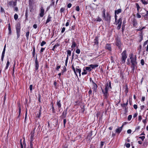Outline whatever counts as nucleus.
Wrapping results in <instances>:
<instances>
[{
	"label": "nucleus",
	"mask_w": 148,
	"mask_h": 148,
	"mask_svg": "<svg viewBox=\"0 0 148 148\" xmlns=\"http://www.w3.org/2000/svg\"><path fill=\"white\" fill-rule=\"evenodd\" d=\"M130 59L131 60V62L132 64L131 67L132 70H134L137 64V62H136V56L134 58L131 56Z\"/></svg>",
	"instance_id": "nucleus-1"
},
{
	"label": "nucleus",
	"mask_w": 148,
	"mask_h": 148,
	"mask_svg": "<svg viewBox=\"0 0 148 148\" xmlns=\"http://www.w3.org/2000/svg\"><path fill=\"white\" fill-rule=\"evenodd\" d=\"M109 89L108 84L107 83L106 84L105 88L104 89L102 88V92L103 94V95L105 98H107L108 97V92Z\"/></svg>",
	"instance_id": "nucleus-2"
},
{
	"label": "nucleus",
	"mask_w": 148,
	"mask_h": 148,
	"mask_svg": "<svg viewBox=\"0 0 148 148\" xmlns=\"http://www.w3.org/2000/svg\"><path fill=\"white\" fill-rule=\"evenodd\" d=\"M21 28V24L20 23H18L16 25V29L17 39L19 38L20 35Z\"/></svg>",
	"instance_id": "nucleus-3"
},
{
	"label": "nucleus",
	"mask_w": 148,
	"mask_h": 148,
	"mask_svg": "<svg viewBox=\"0 0 148 148\" xmlns=\"http://www.w3.org/2000/svg\"><path fill=\"white\" fill-rule=\"evenodd\" d=\"M127 57L126 54V51L124 50L121 53V61L122 63H124L125 62V60Z\"/></svg>",
	"instance_id": "nucleus-4"
},
{
	"label": "nucleus",
	"mask_w": 148,
	"mask_h": 148,
	"mask_svg": "<svg viewBox=\"0 0 148 148\" xmlns=\"http://www.w3.org/2000/svg\"><path fill=\"white\" fill-rule=\"evenodd\" d=\"M115 22L116 25H118L117 29H119L121 27L122 23V19L121 18H120L118 20H115Z\"/></svg>",
	"instance_id": "nucleus-5"
},
{
	"label": "nucleus",
	"mask_w": 148,
	"mask_h": 148,
	"mask_svg": "<svg viewBox=\"0 0 148 148\" xmlns=\"http://www.w3.org/2000/svg\"><path fill=\"white\" fill-rule=\"evenodd\" d=\"M116 45L118 47L119 49H121V44L119 39L117 38L116 40Z\"/></svg>",
	"instance_id": "nucleus-6"
},
{
	"label": "nucleus",
	"mask_w": 148,
	"mask_h": 148,
	"mask_svg": "<svg viewBox=\"0 0 148 148\" xmlns=\"http://www.w3.org/2000/svg\"><path fill=\"white\" fill-rule=\"evenodd\" d=\"M35 128H34L33 130L30 133V142H33L34 140V136L35 130Z\"/></svg>",
	"instance_id": "nucleus-7"
},
{
	"label": "nucleus",
	"mask_w": 148,
	"mask_h": 148,
	"mask_svg": "<svg viewBox=\"0 0 148 148\" xmlns=\"http://www.w3.org/2000/svg\"><path fill=\"white\" fill-rule=\"evenodd\" d=\"M16 1H9L8 4V5L10 6H14L16 5Z\"/></svg>",
	"instance_id": "nucleus-8"
},
{
	"label": "nucleus",
	"mask_w": 148,
	"mask_h": 148,
	"mask_svg": "<svg viewBox=\"0 0 148 148\" xmlns=\"http://www.w3.org/2000/svg\"><path fill=\"white\" fill-rule=\"evenodd\" d=\"M45 10L42 7H41L40 8V13L39 15L40 17H42L44 15Z\"/></svg>",
	"instance_id": "nucleus-9"
},
{
	"label": "nucleus",
	"mask_w": 148,
	"mask_h": 148,
	"mask_svg": "<svg viewBox=\"0 0 148 148\" xmlns=\"http://www.w3.org/2000/svg\"><path fill=\"white\" fill-rule=\"evenodd\" d=\"M35 69L37 70L39 68V64L38 61L37 60V58L36 57L35 59Z\"/></svg>",
	"instance_id": "nucleus-10"
},
{
	"label": "nucleus",
	"mask_w": 148,
	"mask_h": 148,
	"mask_svg": "<svg viewBox=\"0 0 148 148\" xmlns=\"http://www.w3.org/2000/svg\"><path fill=\"white\" fill-rule=\"evenodd\" d=\"M57 105L58 106V109L59 110V111H60V109L61 107V105L60 103V100H58L57 103H56Z\"/></svg>",
	"instance_id": "nucleus-11"
},
{
	"label": "nucleus",
	"mask_w": 148,
	"mask_h": 148,
	"mask_svg": "<svg viewBox=\"0 0 148 148\" xmlns=\"http://www.w3.org/2000/svg\"><path fill=\"white\" fill-rule=\"evenodd\" d=\"M123 125H122L121 127H119L116 130V132L118 133H119L122 130V127H123Z\"/></svg>",
	"instance_id": "nucleus-12"
},
{
	"label": "nucleus",
	"mask_w": 148,
	"mask_h": 148,
	"mask_svg": "<svg viewBox=\"0 0 148 148\" xmlns=\"http://www.w3.org/2000/svg\"><path fill=\"white\" fill-rule=\"evenodd\" d=\"M105 48L108 49L109 51H111V47L110 44H106L105 46Z\"/></svg>",
	"instance_id": "nucleus-13"
},
{
	"label": "nucleus",
	"mask_w": 148,
	"mask_h": 148,
	"mask_svg": "<svg viewBox=\"0 0 148 148\" xmlns=\"http://www.w3.org/2000/svg\"><path fill=\"white\" fill-rule=\"evenodd\" d=\"M89 66L90 67H91L92 69H94L95 68L97 67L98 66V65L97 64H91Z\"/></svg>",
	"instance_id": "nucleus-14"
},
{
	"label": "nucleus",
	"mask_w": 148,
	"mask_h": 148,
	"mask_svg": "<svg viewBox=\"0 0 148 148\" xmlns=\"http://www.w3.org/2000/svg\"><path fill=\"white\" fill-rule=\"evenodd\" d=\"M94 42L95 43V44L96 45H98L99 42H98V38L96 36L95 39H94Z\"/></svg>",
	"instance_id": "nucleus-15"
},
{
	"label": "nucleus",
	"mask_w": 148,
	"mask_h": 148,
	"mask_svg": "<svg viewBox=\"0 0 148 148\" xmlns=\"http://www.w3.org/2000/svg\"><path fill=\"white\" fill-rule=\"evenodd\" d=\"M121 12V9H119L115 11V14H118Z\"/></svg>",
	"instance_id": "nucleus-16"
},
{
	"label": "nucleus",
	"mask_w": 148,
	"mask_h": 148,
	"mask_svg": "<svg viewBox=\"0 0 148 148\" xmlns=\"http://www.w3.org/2000/svg\"><path fill=\"white\" fill-rule=\"evenodd\" d=\"M10 62H9V59L7 60V62L6 64V66L5 67V70L7 69L9 67L10 64Z\"/></svg>",
	"instance_id": "nucleus-17"
},
{
	"label": "nucleus",
	"mask_w": 148,
	"mask_h": 148,
	"mask_svg": "<svg viewBox=\"0 0 148 148\" xmlns=\"http://www.w3.org/2000/svg\"><path fill=\"white\" fill-rule=\"evenodd\" d=\"M60 46V44L58 43H57L55 44L53 47L52 50L53 51H55V50L56 48L57 47H59Z\"/></svg>",
	"instance_id": "nucleus-18"
},
{
	"label": "nucleus",
	"mask_w": 148,
	"mask_h": 148,
	"mask_svg": "<svg viewBox=\"0 0 148 148\" xmlns=\"http://www.w3.org/2000/svg\"><path fill=\"white\" fill-rule=\"evenodd\" d=\"M51 17L49 15L48 16L46 23V24L50 21H51Z\"/></svg>",
	"instance_id": "nucleus-19"
},
{
	"label": "nucleus",
	"mask_w": 148,
	"mask_h": 148,
	"mask_svg": "<svg viewBox=\"0 0 148 148\" xmlns=\"http://www.w3.org/2000/svg\"><path fill=\"white\" fill-rule=\"evenodd\" d=\"M133 26L134 27H136L137 25L138 24L137 21L136 20L134 19L133 20Z\"/></svg>",
	"instance_id": "nucleus-20"
},
{
	"label": "nucleus",
	"mask_w": 148,
	"mask_h": 148,
	"mask_svg": "<svg viewBox=\"0 0 148 148\" xmlns=\"http://www.w3.org/2000/svg\"><path fill=\"white\" fill-rule=\"evenodd\" d=\"M110 17L108 14H107V16L105 19L107 21H110Z\"/></svg>",
	"instance_id": "nucleus-21"
},
{
	"label": "nucleus",
	"mask_w": 148,
	"mask_h": 148,
	"mask_svg": "<svg viewBox=\"0 0 148 148\" xmlns=\"http://www.w3.org/2000/svg\"><path fill=\"white\" fill-rule=\"evenodd\" d=\"M18 106L19 107V111H18L19 115H18V118L20 116V115L21 114V107L20 106V105L18 104Z\"/></svg>",
	"instance_id": "nucleus-22"
},
{
	"label": "nucleus",
	"mask_w": 148,
	"mask_h": 148,
	"mask_svg": "<svg viewBox=\"0 0 148 148\" xmlns=\"http://www.w3.org/2000/svg\"><path fill=\"white\" fill-rule=\"evenodd\" d=\"M71 51L70 50H68L67 51V57L66 58H68V59L69 56H70L71 55Z\"/></svg>",
	"instance_id": "nucleus-23"
},
{
	"label": "nucleus",
	"mask_w": 148,
	"mask_h": 148,
	"mask_svg": "<svg viewBox=\"0 0 148 148\" xmlns=\"http://www.w3.org/2000/svg\"><path fill=\"white\" fill-rule=\"evenodd\" d=\"M76 73L78 72V73H79V76H81V70L80 69H79L76 68Z\"/></svg>",
	"instance_id": "nucleus-24"
},
{
	"label": "nucleus",
	"mask_w": 148,
	"mask_h": 148,
	"mask_svg": "<svg viewBox=\"0 0 148 148\" xmlns=\"http://www.w3.org/2000/svg\"><path fill=\"white\" fill-rule=\"evenodd\" d=\"M72 68L73 70V71L75 75L77 76V77H78V76H77V75L76 73V69L75 70V68L74 66L73 65H72Z\"/></svg>",
	"instance_id": "nucleus-25"
},
{
	"label": "nucleus",
	"mask_w": 148,
	"mask_h": 148,
	"mask_svg": "<svg viewBox=\"0 0 148 148\" xmlns=\"http://www.w3.org/2000/svg\"><path fill=\"white\" fill-rule=\"evenodd\" d=\"M67 114L66 111H64L62 113V115L63 116V117L64 118L66 117V115Z\"/></svg>",
	"instance_id": "nucleus-26"
},
{
	"label": "nucleus",
	"mask_w": 148,
	"mask_h": 148,
	"mask_svg": "<svg viewBox=\"0 0 148 148\" xmlns=\"http://www.w3.org/2000/svg\"><path fill=\"white\" fill-rule=\"evenodd\" d=\"M29 32H27L26 33V36L27 38V39L28 40L29 39Z\"/></svg>",
	"instance_id": "nucleus-27"
},
{
	"label": "nucleus",
	"mask_w": 148,
	"mask_h": 148,
	"mask_svg": "<svg viewBox=\"0 0 148 148\" xmlns=\"http://www.w3.org/2000/svg\"><path fill=\"white\" fill-rule=\"evenodd\" d=\"M76 45V43L75 42L73 41L72 43V44L71 45V47L72 48L75 47Z\"/></svg>",
	"instance_id": "nucleus-28"
},
{
	"label": "nucleus",
	"mask_w": 148,
	"mask_h": 148,
	"mask_svg": "<svg viewBox=\"0 0 148 148\" xmlns=\"http://www.w3.org/2000/svg\"><path fill=\"white\" fill-rule=\"evenodd\" d=\"M91 68L90 66V67H86L85 68L86 70L87 71H91L92 69H91Z\"/></svg>",
	"instance_id": "nucleus-29"
},
{
	"label": "nucleus",
	"mask_w": 148,
	"mask_h": 148,
	"mask_svg": "<svg viewBox=\"0 0 148 148\" xmlns=\"http://www.w3.org/2000/svg\"><path fill=\"white\" fill-rule=\"evenodd\" d=\"M102 20V19L101 18H99V17H98L97 18H96L95 21H99L100 22Z\"/></svg>",
	"instance_id": "nucleus-30"
},
{
	"label": "nucleus",
	"mask_w": 148,
	"mask_h": 148,
	"mask_svg": "<svg viewBox=\"0 0 148 148\" xmlns=\"http://www.w3.org/2000/svg\"><path fill=\"white\" fill-rule=\"evenodd\" d=\"M18 16L17 14H15L14 16V19L15 20H16L18 18Z\"/></svg>",
	"instance_id": "nucleus-31"
},
{
	"label": "nucleus",
	"mask_w": 148,
	"mask_h": 148,
	"mask_svg": "<svg viewBox=\"0 0 148 148\" xmlns=\"http://www.w3.org/2000/svg\"><path fill=\"white\" fill-rule=\"evenodd\" d=\"M46 43V42L45 41H42L40 44V46H43Z\"/></svg>",
	"instance_id": "nucleus-32"
},
{
	"label": "nucleus",
	"mask_w": 148,
	"mask_h": 148,
	"mask_svg": "<svg viewBox=\"0 0 148 148\" xmlns=\"http://www.w3.org/2000/svg\"><path fill=\"white\" fill-rule=\"evenodd\" d=\"M144 17L145 18L148 19V11H147V13L145 15Z\"/></svg>",
	"instance_id": "nucleus-33"
},
{
	"label": "nucleus",
	"mask_w": 148,
	"mask_h": 148,
	"mask_svg": "<svg viewBox=\"0 0 148 148\" xmlns=\"http://www.w3.org/2000/svg\"><path fill=\"white\" fill-rule=\"evenodd\" d=\"M35 47H33V53H32V55L33 56V57H34L35 56Z\"/></svg>",
	"instance_id": "nucleus-34"
},
{
	"label": "nucleus",
	"mask_w": 148,
	"mask_h": 148,
	"mask_svg": "<svg viewBox=\"0 0 148 148\" xmlns=\"http://www.w3.org/2000/svg\"><path fill=\"white\" fill-rule=\"evenodd\" d=\"M132 118V115H130L128 116V121H130L131 119Z\"/></svg>",
	"instance_id": "nucleus-35"
},
{
	"label": "nucleus",
	"mask_w": 148,
	"mask_h": 148,
	"mask_svg": "<svg viewBox=\"0 0 148 148\" xmlns=\"http://www.w3.org/2000/svg\"><path fill=\"white\" fill-rule=\"evenodd\" d=\"M136 8H137V10L138 11L140 9V7L139 5H138V3H136Z\"/></svg>",
	"instance_id": "nucleus-36"
},
{
	"label": "nucleus",
	"mask_w": 148,
	"mask_h": 148,
	"mask_svg": "<svg viewBox=\"0 0 148 148\" xmlns=\"http://www.w3.org/2000/svg\"><path fill=\"white\" fill-rule=\"evenodd\" d=\"M64 8H61L60 10V12L61 13H62V12H64Z\"/></svg>",
	"instance_id": "nucleus-37"
},
{
	"label": "nucleus",
	"mask_w": 148,
	"mask_h": 148,
	"mask_svg": "<svg viewBox=\"0 0 148 148\" xmlns=\"http://www.w3.org/2000/svg\"><path fill=\"white\" fill-rule=\"evenodd\" d=\"M128 104V101H127L126 103H124L123 104L122 106L123 107H125Z\"/></svg>",
	"instance_id": "nucleus-38"
},
{
	"label": "nucleus",
	"mask_w": 148,
	"mask_h": 148,
	"mask_svg": "<svg viewBox=\"0 0 148 148\" xmlns=\"http://www.w3.org/2000/svg\"><path fill=\"white\" fill-rule=\"evenodd\" d=\"M80 51L79 49H77L76 51V52L77 54H79L80 53Z\"/></svg>",
	"instance_id": "nucleus-39"
},
{
	"label": "nucleus",
	"mask_w": 148,
	"mask_h": 148,
	"mask_svg": "<svg viewBox=\"0 0 148 148\" xmlns=\"http://www.w3.org/2000/svg\"><path fill=\"white\" fill-rule=\"evenodd\" d=\"M142 119V116L141 115L139 116L138 117V120L139 121H140Z\"/></svg>",
	"instance_id": "nucleus-40"
},
{
	"label": "nucleus",
	"mask_w": 148,
	"mask_h": 148,
	"mask_svg": "<svg viewBox=\"0 0 148 148\" xmlns=\"http://www.w3.org/2000/svg\"><path fill=\"white\" fill-rule=\"evenodd\" d=\"M130 143H127L126 144V146L127 147V148H129L130 147Z\"/></svg>",
	"instance_id": "nucleus-41"
},
{
	"label": "nucleus",
	"mask_w": 148,
	"mask_h": 148,
	"mask_svg": "<svg viewBox=\"0 0 148 148\" xmlns=\"http://www.w3.org/2000/svg\"><path fill=\"white\" fill-rule=\"evenodd\" d=\"M1 12H5L4 9L1 7Z\"/></svg>",
	"instance_id": "nucleus-42"
},
{
	"label": "nucleus",
	"mask_w": 148,
	"mask_h": 148,
	"mask_svg": "<svg viewBox=\"0 0 148 148\" xmlns=\"http://www.w3.org/2000/svg\"><path fill=\"white\" fill-rule=\"evenodd\" d=\"M66 119H64L63 120V123H64V127H65V124L66 123Z\"/></svg>",
	"instance_id": "nucleus-43"
},
{
	"label": "nucleus",
	"mask_w": 148,
	"mask_h": 148,
	"mask_svg": "<svg viewBox=\"0 0 148 148\" xmlns=\"http://www.w3.org/2000/svg\"><path fill=\"white\" fill-rule=\"evenodd\" d=\"M139 138H140V139H141V140L143 141L144 139V138H145V136H141V137H139Z\"/></svg>",
	"instance_id": "nucleus-44"
},
{
	"label": "nucleus",
	"mask_w": 148,
	"mask_h": 148,
	"mask_svg": "<svg viewBox=\"0 0 148 148\" xmlns=\"http://www.w3.org/2000/svg\"><path fill=\"white\" fill-rule=\"evenodd\" d=\"M87 72L85 70H84V72L82 73V75H85L87 74Z\"/></svg>",
	"instance_id": "nucleus-45"
},
{
	"label": "nucleus",
	"mask_w": 148,
	"mask_h": 148,
	"mask_svg": "<svg viewBox=\"0 0 148 148\" xmlns=\"http://www.w3.org/2000/svg\"><path fill=\"white\" fill-rule=\"evenodd\" d=\"M66 71V68L65 67H64L63 69V70H62V73H63L64 72Z\"/></svg>",
	"instance_id": "nucleus-46"
},
{
	"label": "nucleus",
	"mask_w": 148,
	"mask_h": 148,
	"mask_svg": "<svg viewBox=\"0 0 148 148\" xmlns=\"http://www.w3.org/2000/svg\"><path fill=\"white\" fill-rule=\"evenodd\" d=\"M41 110H40L38 114V118H40V115H41Z\"/></svg>",
	"instance_id": "nucleus-47"
},
{
	"label": "nucleus",
	"mask_w": 148,
	"mask_h": 148,
	"mask_svg": "<svg viewBox=\"0 0 148 148\" xmlns=\"http://www.w3.org/2000/svg\"><path fill=\"white\" fill-rule=\"evenodd\" d=\"M76 10L77 11H79V6H77L76 7Z\"/></svg>",
	"instance_id": "nucleus-48"
},
{
	"label": "nucleus",
	"mask_w": 148,
	"mask_h": 148,
	"mask_svg": "<svg viewBox=\"0 0 148 148\" xmlns=\"http://www.w3.org/2000/svg\"><path fill=\"white\" fill-rule=\"evenodd\" d=\"M25 16L26 17V19L27 20L28 18V14L27 11L25 13Z\"/></svg>",
	"instance_id": "nucleus-49"
},
{
	"label": "nucleus",
	"mask_w": 148,
	"mask_h": 148,
	"mask_svg": "<svg viewBox=\"0 0 148 148\" xmlns=\"http://www.w3.org/2000/svg\"><path fill=\"white\" fill-rule=\"evenodd\" d=\"M33 85H30L29 86V89L30 91H32V90Z\"/></svg>",
	"instance_id": "nucleus-50"
},
{
	"label": "nucleus",
	"mask_w": 148,
	"mask_h": 148,
	"mask_svg": "<svg viewBox=\"0 0 148 148\" xmlns=\"http://www.w3.org/2000/svg\"><path fill=\"white\" fill-rule=\"evenodd\" d=\"M108 85L109 88H110L111 89L112 88V87L111 86V83L110 82V81L109 82V84H108Z\"/></svg>",
	"instance_id": "nucleus-51"
},
{
	"label": "nucleus",
	"mask_w": 148,
	"mask_h": 148,
	"mask_svg": "<svg viewBox=\"0 0 148 148\" xmlns=\"http://www.w3.org/2000/svg\"><path fill=\"white\" fill-rule=\"evenodd\" d=\"M52 109L53 113H54L55 109H54V108L53 105H52Z\"/></svg>",
	"instance_id": "nucleus-52"
},
{
	"label": "nucleus",
	"mask_w": 148,
	"mask_h": 148,
	"mask_svg": "<svg viewBox=\"0 0 148 148\" xmlns=\"http://www.w3.org/2000/svg\"><path fill=\"white\" fill-rule=\"evenodd\" d=\"M136 15H137V17L138 18H141V15L140 14H139L138 13H137L136 14Z\"/></svg>",
	"instance_id": "nucleus-53"
},
{
	"label": "nucleus",
	"mask_w": 148,
	"mask_h": 148,
	"mask_svg": "<svg viewBox=\"0 0 148 148\" xmlns=\"http://www.w3.org/2000/svg\"><path fill=\"white\" fill-rule=\"evenodd\" d=\"M65 29V28L64 27H63L62 28V30H61L62 33H63L64 32Z\"/></svg>",
	"instance_id": "nucleus-54"
},
{
	"label": "nucleus",
	"mask_w": 148,
	"mask_h": 148,
	"mask_svg": "<svg viewBox=\"0 0 148 148\" xmlns=\"http://www.w3.org/2000/svg\"><path fill=\"white\" fill-rule=\"evenodd\" d=\"M45 48H42L40 50V53L42 52L45 50Z\"/></svg>",
	"instance_id": "nucleus-55"
},
{
	"label": "nucleus",
	"mask_w": 148,
	"mask_h": 148,
	"mask_svg": "<svg viewBox=\"0 0 148 148\" xmlns=\"http://www.w3.org/2000/svg\"><path fill=\"white\" fill-rule=\"evenodd\" d=\"M71 6H72L71 4V3H69L67 5V7L68 8H70L71 7Z\"/></svg>",
	"instance_id": "nucleus-56"
},
{
	"label": "nucleus",
	"mask_w": 148,
	"mask_h": 148,
	"mask_svg": "<svg viewBox=\"0 0 148 148\" xmlns=\"http://www.w3.org/2000/svg\"><path fill=\"white\" fill-rule=\"evenodd\" d=\"M141 63L142 65H143L144 64V61L143 59H142L141 60Z\"/></svg>",
	"instance_id": "nucleus-57"
},
{
	"label": "nucleus",
	"mask_w": 148,
	"mask_h": 148,
	"mask_svg": "<svg viewBox=\"0 0 148 148\" xmlns=\"http://www.w3.org/2000/svg\"><path fill=\"white\" fill-rule=\"evenodd\" d=\"M93 86L94 88H97V85L96 84H95V83L93 84Z\"/></svg>",
	"instance_id": "nucleus-58"
},
{
	"label": "nucleus",
	"mask_w": 148,
	"mask_h": 148,
	"mask_svg": "<svg viewBox=\"0 0 148 148\" xmlns=\"http://www.w3.org/2000/svg\"><path fill=\"white\" fill-rule=\"evenodd\" d=\"M60 67H61V66H57V67H56V69L57 70V71H58L59 69L60 68Z\"/></svg>",
	"instance_id": "nucleus-59"
},
{
	"label": "nucleus",
	"mask_w": 148,
	"mask_h": 148,
	"mask_svg": "<svg viewBox=\"0 0 148 148\" xmlns=\"http://www.w3.org/2000/svg\"><path fill=\"white\" fill-rule=\"evenodd\" d=\"M33 142H30V145L31 148H33V144H32Z\"/></svg>",
	"instance_id": "nucleus-60"
},
{
	"label": "nucleus",
	"mask_w": 148,
	"mask_h": 148,
	"mask_svg": "<svg viewBox=\"0 0 148 148\" xmlns=\"http://www.w3.org/2000/svg\"><path fill=\"white\" fill-rule=\"evenodd\" d=\"M148 40H147L144 43V44H143V46H145V45H146L147 43H148Z\"/></svg>",
	"instance_id": "nucleus-61"
},
{
	"label": "nucleus",
	"mask_w": 148,
	"mask_h": 148,
	"mask_svg": "<svg viewBox=\"0 0 148 148\" xmlns=\"http://www.w3.org/2000/svg\"><path fill=\"white\" fill-rule=\"evenodd\" d=\"M134 108L135 109H136L137 108V105H136V104H134Z\"/></svg>",
	"instance_id": "nucleus-62"
},
{
	"label": "nucleus",
	"mask_w": 148,
	"mask_h": 148,
	"mask_svg": "<svg viewBox=\"0 0 148 148\" xmlns=\"http://www.w3.org/2000/svg\"><path fill=\"white\" fill-rule=\"evenodd\" d=\"M127 132L128 134H130V133H131V132H132V131L130 129H129L127 130Z\"/></svg>",
	"instance_id": "nucleus-63"
},
{
	"label": "nucleus",
	"mask_w": 148,
	"mask_h": 148,
	"mask_svg": "<svg viewBox=\"0 0 148 148\" xmlns=\"http://www.w3.org/2000/svg\"><path fill=\"white\" fill-rule=\"evenodd\" d=\"M137 113H135L134 114V115L133 116V117L134 118L137 116Z\"/></svg>",
	"instance_id": "nucleus-64"
}]
</instances>
